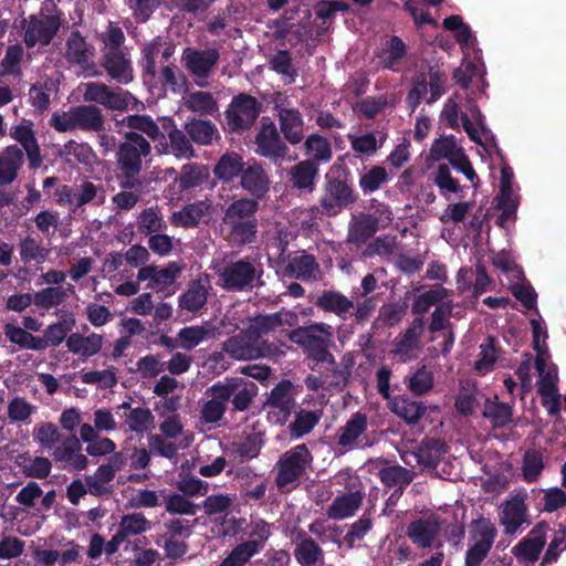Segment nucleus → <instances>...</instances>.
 I'll return each mask as SVG.
<instances>
[{
  "label": "nucleus",
  "mask_w": 566,
  "mask_h": 566,
  "mask_svg": "<svg viewBox=\"0 0 566 566\" xmlns=\"http://www.w3.org/2000/svg\"><path fill=\"white\" fill-rule=\"evenodd\" d=\"M149 140L136 132H126L124 140L115 153L117 181L122 189L142 192L144 181L140 178L144 158L150 156Z\"/></svg>",
  "instance_id": "nucleus-1"
},
{
  "label": "nucleus",
  "mask_w": 566,
  "mask_h": 566,
  "mask_svg": "<svg viewBox=\"0 0 566 566\" xmlns=\"http://www.w3.org/2000/svg\"><path fill=\"white\" fill-rule=\"evenodd\" d=\"M260 203L247 197L233 200L223 212L221 231L232 247L242 248L256 240Z\"/></svg>",
  "instance_id": "nucleus-2"
},
{
  "label": "nucleus",
  "mask_w": 566,
  "mask_h": 566,
  "mask_svg": "<svg viewBox=\"0 0 566 566\" xmlns=\"http://www.w3.org/2000/svg\"><path fill=\"white\" fill-rule=\"evenodd\" d=\"M99 40L103 44L101 66L107 75L120 84H128L134 80V70L128 48L125 46L126 36L119 25L109 22Z\"/></svg>",
  "instance_id": "nucleus-3"
},
{
  "label": "nucleus",
  "mask_w": 566,
  "mask_h": 566,
  "mask_svg": "<svg viewBox=\"0 0 566 566\" xmlns=\"http://www.w3.org/2000/svg\"><path fill=\"white\" fill-rule=\"evenodd\" d=\"M339 161L342 158H338L325 175L319 196L325 208L327 207L334 217L345 209H349L358 200V193L352 182L350 170Z\"/></svg>",
  "instance_id": "nucleus-4"
},
{
  "label": "nucleus",
  "mask_w": 566,
  "mask_h": 566,
  "mask_svg": "<svg viewBox=\"0 0 566 566\" xmlns=\"http://www.w3.org/2000/svg\"><path fill=\"white\" fill-rule=\"evenodd\" d=\"M314 455L305 443L296 444L283 452L274 465V482L284 494L297 489L308 470L313 468Z\"/></svg>",
  "instance_id": "nucleus-5"
},
{
  "label": "nucleus",
  "mask_w": 566,
  "mask_h": 566,
  "mask_svg": "<svg viewBox=\"0 0 566 566\" xmlns=\"http://www.w3.org/2000/svg\"><path fill=\"white\" fill-rule=\"evenodd\" d=\"M287 337L291 342L303 348L308 359L317 364L336 365L335 357L329 350L333 344V333L329 325L313 323L306 326H298L290 331Z\"/></svg>",
  "instance_id": "nucleus-6"
},
{
  "label": "nucleus",
  "mask_w": 566,
  "mask_h": 566,
  "mask_svg": "<svg viewBox=\"0 0 566 566\" xmlns=\"http://www.w3.org/2000/svg\"><path fill=\"white\" fill-rule=\"evenodd\" d=\"M50 125L59 133L82 130L99 133L105 129V117L95 105L71 106L66 112L53 113Z\"/></svg>",
  "instance_id": "nucleus-7"
},
{
  "label": "nucleus",
  "mask_w": 566,
  "mask_h": 566,
  "mask_svg": "<svg viewBox=\"0 0 566 566\" xmlns=\"http://www.w3.org/2000/svg\"><path fill=\"white\" fill-rule=\"evenodd\" d=\"M262 264L249 258L226 263L219 272L220 286L228 292H243L264 285Z\"/></svg>",
  "instance_id": "nucleus-8"
},
{
  "label": "nucleus",
  "mask_w": 566,
  "mask_h": 566,
  "mask_svg": "<svg viewBox=\"0 0 566 566\" xmlns=\"http://www.w3.org/2000/svg\"><path fill=\"white\" fill-rule=\"evenodd\" d=\"M262 107V103L248 93L234 95L224 112L226 129L242 135L255 125Z\"/></svg>",
  "instance_id": "nucleus-9"
},
{
  "label": "nucleus",
  "mask_w": 566,
  "mask_h": 566,
  "mask_svg": "<svg viewBox=\"0 0 566 566\" xmlns=\"http://www.w3.org/2000/svg\"><path fill=\"white\" fill-rule=\"evenodd\" d=\"M222 349L238 360L273 357L277 353L276 345L269 340H258L254 335L249 333L248 327L224 340Z\"/></svg>",
  "instance_id": "nucleus-10"
},
{
  "label": "nucleus",
  "mask_w": 566,
  "mask_h": 566,
  "mask_svg": "<svg viewBox=\"0 0 566 566\" xmlns=\"http://www.w3.org/2000/svg\"><path fill=\"white\" fill-rule=\"evenodd\" d=\"M302 385L294 384L290 379L280 380L270 391L264 407L270 409V415L275 424L284 426L297 407L296 397L302 392Z\"/></svg>",
  "instance_id": "nucleus-11"
},
{
  "label": "nucleus",
  "mask_w": 566,
  "mask_h": 566,
  "mask_svg": "<svg viewBox=\"0 0 566 566\" xmlns=\"http://www.w3.org/2000/svg\"><path fill=\"white\" fill-rule=\"evenodd\" d=\"M62 15L63 12L57 11L55 14H31L24 19L22 29L25 46L31 49L36 44L49 45L61 28Z\"/></svg>",
  "instance_id": "nucleus-12"
},
{
  "label": "nucleus",
  "mask_w": 566,
  "mask_h": 566,
  "mask_svg": "<svg viewBox=\"0 0 566 566\" xmlns=\"http://www.w3.org/2000/svg\"><path fill=\"white\" fill-rule=\"evenodd\" d=\"M496 535L497 530L489 518L473 520L470 537L474 544L465 553L464 566H480L488 557Z\"/></svg>",
  "instance_id": "nucleus-13"
},
{
  "label": "nucleus",
  "mask_w": 566,
  "mask_h": 566,
  "mask_svg": "<svg viewBox=\"0 0 566 566\" xmlns=\"http://www.w3.org/2000/svg\"><path fill=\"white\" fill-rule=\"evenodd\" d=\"M217 382L219 385L218 398L227 402L231 401L233 411L248 410L259 391L255 382L241 377H227Z\"/></svg>",
  "instance_id": "nucleus-14"
},
{
  "label": "nucleus",
  "mask_w": 566,
  "mask_h": 566,
  "mask_svg": "<svg viewBox=\"0 0 566 566\" xmlns=\"http://www.w3.org/2000/svg\"><path fill=\"white\" fill-rule=\"evenodd\" d=\"M273 122L263 123L255 135V153L274 165H281L290 148Z\"/></svg>",
  "instance_id": "nucleus-15"
},
{
  "label": "nucleus",
  "mask_w": 566,
  "mask_h": 566,
  "mask_svg": "<svg viewBox=\"0 0 566 566\" xmlns=\"http://www.w3.org/2000/svg\"><path fill=\"white\" fill-rule=\"evenodd\" d=\"M220 61V52L216 48L195 49L187 46L181 54V63L196 80L209 78Z\"/></svg>",
  "instance_id": "nucleus-16"
},
{
  "label": "nucleus",
  "mask_w": 566,
  "mask_h": 566,
  "mask_svg": "<svg viewBox=\"0 0 566 566\" xmlns=\"http://www.w3.org/2000/svg\"><path fill=\"white\" fill-rule=\"evenodd\" d=\"M367 429V416L359 411L353 413L346 423L337 430V446L343 449V452L371 447L373 442L365 437Z\"/></svg>",
  "instance_id": "nucleus-17"
},
{
  "label": "nucleus",
  "mask_w": 566,
  "mask_h": 566,
  "mask_svg": "<svg viewBox=\"0 0 566 566\" xmlns=\"http://www.w3.org/2000/svg\"><path fill=\"white\" fill-rule=\"evenodd\" d=\"M549 525L547 522H538L531 532L520 541L512 549L518 560L535 563L546 544Z\"/></svg>",
  "instance_id": "nucleus-18"
},
{
  "label": "nucleus",
  "mask_w": 566,
  "mask_h": 566,
  "mask_svg": "<svg viewBox=\"0 0 566 566\" xmlns=\"http://www.w3.org/2000/svg\"><path fill=\"white\" fill-rule=\"evenodd\" d=\"M274 109L279 120V132L290 145H298L305 138L304 118L302 113L294 107H285L275 104Z\"/></svg>",
  "instance_id": "nucleus-19"
},
{
  "label": "nucleus",
  "mask_w": 566,
  "mask_h": 566,
  "mask_svg": "<svg viewBox=\"0 0 566 566\" xmlns=\"http://www.w3.org/2000/svg\"><path fill=\"white\" fill-rule=\"evenodd\" d=\"M270 178L262 164L255 159H249L240 177V186L251 195L250 199L259 201L270 190Z\"/></svg>",
  "instance_id": "nucleus-20"
},
{
  "label": "nucleus",
  "mask_w": 566,
  "mask_h": 566,
  "mask_svg": "<svg viewBox=\"0 0 566 566\" xmlns=\"http://www.w3.org/2000/svg\"><path fill=\"white\" fill-rule=\"evenodd\" d=\"M65 46L64 57L69 63L80 66L84 72L94 70L95 49L78 30L70 33Z\"/></svg>",
  "instance_id": "nucleus-21"
},
{
  "label": "nucleus",
  "mask_w": 566,
  "mask_h": 566,
  "mask_svg": "<svg viewBox=\"0 0 566 566\" xmlns=\"http://www.w3.org/2000/svg\"><path fill=\"white\" fill-rule=\"evenodd\" d=\"M53 459L64 463L69 471H83L88 465V459L82 453V444L74 436L66 437L60 446L53 450Z\"/></svg>",
  "instance_id": "nucleus-22"
},
{
  "label": "nucleus",
  "mask_w": 566,
  "mask_h": 566,
  "mask_svg": "<svg viewBox=\"0 0 566 566\" xmlns=\"http://www.w3.org/2000/svg\"><path fill=\"white\" fill-rule=\"evenodd\" d=\"M10 136L12 139L18 142L21 145L22 150L25 151L29 168L34 170L38 169L42 165L43 158L35 133L32 128V123L29 122V124L12 126L10 129Z\"/></svg>",
  "instance_id": "nucleus-23"
},
{
  "label": "nucleus",
  "mask_w": 566,
  "mask_h": 566,
  "mask_svg": "<svg viewBox=\"0 0 566 566\" xmlns=\"http://www.w3.org/2000/svg\"><path fill=\"white\" fill-rule=\"evenodd\" d=\"M319 167L311 160H301L289 171L291 187L302 195H312L316 189Z\"/></svg>",
  "instance_id": "nucleus-24"
},
{
  "label": "nucleus",
  "mask_w": 566,
  "mask_h": 566,
  "mask_svg": "<svg viewBox=\"0 0 566 566\" xmlns=\"http://www.w3.org/2000/svg\"><path fill=\"white\" fill-rule=\"evenodd\" d=\"M379 218L373 213L354 216L348 224L347 242L360 248L376 234L379 229Z\"/></svg>",
  "instance_id": "nucleus-25"
},
{
  "label": "nucleus",
  "mask_w": 566,
  "mask_h": 566,
  "mask_svg": "<svg viewBox=\"0 0 566 566\" xmlns=\"http://www.w3.org/2000/svg\"><path fill=\"white\" fill-rule=\"evenodd\" d=\"M314 305L324 313H331L346 321L354 310V301L337 290H323L314 301Z\"/></svg>",
  "instance_id": "nucleus-26"
},
{
  "label": "nucleus",
  "mask_w": 566,
  "mask_h": 566,
  "mask_svg": "<svg viewBox=\"0 0 566 566\" xmlns=\"http://www.w3.org/2000/svg\"><path fill=\"white\" fill-rule=\"evenodd\" d=\"M319 272V264L313 254L302 251L301 254L291 256L283 268V275L289 279H296L308 282L316 279Z\"/></svg>",
  "instance_id": "nucleus-27"
},
{
  "label": "nucleus",
  "mask_w": 566,
  "mask_h": 566,
  "mask_svg": "<svg viewBox=\"0 0 566 566\" xmlns=\"http://www.w3.org/2000/svg\"><path fill=\"white\" fill-rule=\"evenodd\" d=\"M447 451L448 448L443 440L439 438L424 437L412 454L419 465L436 469Z\"/></svg>",
  "instance_id": "nucleus-28"
},
{
  "label": "nucleus",
  "mask_w": 566,
  "mask_h": 566,
  "mask_svg": "<svg viewBox=\"0 0 566 566\" xmlns=\"http://www.w3.org/2000/svg\"><path fill=\"white\" fill-rule=\"evenodd\" d=\"M388 407L392 413L409 426L419 423L427 411L424 402L412 400L405 395L392 397L388 402Z\"/></svg>",
  "instance_id": "nucleus-29"
},
{
  "label": "nucleus",
  "mask_w": 566,
  "mask_h": 566,
  "mask_svg": "<svg viewBox=\"0 0 566 566\" xmlns=\"http://www.w3.org/2000/svg\"><path fill=\"white\" fill-rule=\"evenodd\" d=\"M24 164V153L17 145L7 146L0 153V186L12 184Z\"/></svg>",
  "instance_id": "nucleus-30"
},
{
  "label": "nucleus",
  "mask_w": 566,
  "mask_h": 566,
  "mask_svg": "<svg viewBox=\"0 0 566 566\" xmlns=\"http://www.w3.org/2000/svg\"><path fill=\"white\" fill-rule=\"evenodd\" d=\"M159 154H172L178 159H190L195 157V149L191 139L186 130L174 129L172 133L156 145Z\"/></svg>",
  "instance_id": "nucleus-31"
},
{
  "label": "nucleus",
  "mask_w": 566,
  "mask_h": 566,
  "mask_svg": "<svg viewBox=\"0 0 566 566\" xmlns=\"http://www.w3.org/2000/svg\"><path fill=\"white\" fill-rule=\"evenodd\" d=\"M527 522V506L524 500L515 496L503 505L500 523L504 526L506 534L513 535Z\"/></svg>",
  "instance_id": "nucleus-32"
},
{
  "label": "nucleus",
  "mask_w": 566,
  "mask_h": 566,
  "mask_svg": "<svg viewBox=\"0 0 566 566\" xmlns=\"http://www.w3.org/2000/svg\"><path fill=\"white\" fill-rule=\"evenodd\" d=\"M440 531L437 520L418 518L407 528V535L418 547H431Z\"/></svg>",
  "instance_id": "nucleus-33"
},
{
  "label": "nucleus",
  "mask_w": 566,
  "mask_h": 566,
  "mask_svg": "<svg viewBox=\"0 0 566 566\" xmlns=\"http://www.w3.org/2000/svg\"><path fill=\"white\" fill-rule=\"evenodd\" d=\"M122 123L126 127L130 128L129 132H136L143 136L145 135L154 143L159 144L165 139V134L161 132L159 124L150 115H128L122 119Z\"/></svg>",
  "instance_id": "nucleus-34"
},
{
  "label": "nucleus",
  "mask_w": 566,
  "mask_h": 566,
  "mask_svg": "<svg viewBox=\"0 0 566 566\" xmlns=\"http://www.w3.org/2000/svg\"><path fill=\"white\" fill-rule=\"evenodd\" d=\"M364 494L360 491L337 495L328 506L326 514L333 520H344L353 516L363 503Z\"/></svg>",
  "instance_id": "nucleus-35"
},
{
  "label": "nucleus",
  "mask_w": 566,
  "mask_h": 566,
  "mask_svg": "<svg viewBox=\"0 0 566 566\" xmlns=\"http://www.w3.org/2000/svg\"><path fill=\"white\" fill-rule=\"evenodd\" d=\"M303 149L307 158L319 167L321 164H327L333 158V149L329 140L317 134H311L303 139Z\"/></svg>",
  "instance_id": "nucleus-36"
},
{
  "label": "nucleus",
  "mask_w": 566,
  "mask_h": 566,
  "mask_svg": "<svg viewBox=\"0 0 566 566\" xmlns=\"http://www.w3.org/2000/svg\"><path fill=\"white\" fill-rule=\"evenodd\" d=\"M243 157L235 151H227L223 154L213 168V175L223 182H232L235 178H240L245 166Z\"/></svg>",
  "instance_id": "nucleus-37"
},
{
  "label": "nucleus",
  "mask_w": 566,
  "mask_h": 566,
  "mask_svg": "<svg viewBox=\"0 0 566 566\" xmlns=\"http://www.w3.org/2000/svg\"><path fill=\"white\" fill-rule=\"evenodd\" d=\"M294 420L287 426L291 439H300L308 434L319 422L322 410H307L304 408L295 409Z\"/></svg>",
  "instance_id": "nucleus-38"
},
{
  "label": "nucleus",
  "mask_w": 566,
  "mask_h": 566,
  "mask_svg": "<svg viewBox=\"0 0 566 566\" xmlns=\"http://www.w3.org/2000/svg\"><path fill=\"white\" fill-rule=\"evenodd\" d=\"M209 205L206 201H196L182 207L172 213V221L182 228H197L209 214Z\"/></svg>",
  "instance_id": "nucleus-39"
},
{
  "label": "nucleus",
  "mask_w": 566,
  "mask_h": 566,
  "mask_svg": "<svg viewBox=\"0 0 566 566\" xmlns=\"http://www.w3.org/2000/svg\"><path fill=\"white\" fill-rule=\"evenodd\" d=\"M208 178L209 169L206 165L190 163L181 167L180 174L176 177L175 182L182 192L201 186Z\"/></svg>",
  "instance_id": "nucleus-40"
},
{
  "label": "nucleus",
  "mask_w": 566,
  "mask_h": 566,
  "mask_svg": "<svg viewBox=\"0 0 566 566\" xmlns=\"http://www.w3.org/2000/svg\"><path fill=\"white\" fill-rule=\"evenodd\" d=\"M406 55L405 42L399 36L391 35L378 57L384 70L397 71L396 65L400 64Z\"/></svg>",
  "instance_id": "nucleus-41"
},
{
  "label": "nucleus",
  "mask_w": 566,
  "mask_h": 566,
  "mask_svg": "<svg viewBox=\"0 0 566 566\" xmlns=\"http://www.w3.org/2000/svg\"><path fill=\"white\" fill-rule=\"evenodd\" d=\"M208 290L200 280H193L189 283L185 293L179 296V306L188 312H198L207 303Z\"/></svg>",
  "instance_id": "nucleus-42"
},
{
  "label": "nucleus",
  "mask_w": 566,
  "mask_h": 566,
  "mask_svg": "<svg viewBox=\"0 0 566 566\" xmlns=\"http://www.w3.org/2000/svg\"><path fill=\"white\" fill-rule=\"evenodd\" d=\"M483 417L489 419L494 429L506 427L513 421V407L506 402L486 399Z\"/></svg>",
  "instance_id": "nucleus-43"
},
{
  "label": "nucleus",
  "mask_w": 566,
  "mask_h": 566,
  "mask_svg": "<svg viewBox=\"0 0 566 566\" xmlns=\"http://www.w3.org/2000/svg\"><path fill=\"white\" fill-rule=\"evenodd\" d=\"M214 328H208L201 325L186 326L177 334V342L179 347L186 350H192L201 342L213 338L216 335Z\"/></svg>",
  "instance_id": "nucleus-44"
},
{
  "label": "nucleus",
  "mask_w": 566,
  "mask_h": 566,
  "mask_svg": "<svg viewBox=\"0 0 566 566\" xmlns=\"http://www.w3.org/2000/svg\"><path fill=\"white\" fill-rule=\"evenodd\" d=\"M57 156L69 165L72 164L71 157H73L77 164L87 166L92 165L95 154L88 144L71 139L59 150Z\"/></svg>",
  "instance_id": "nucleus-45"
},
{
  "label": "nucleus",
  "mask_w": 566,
  "mask_h": 566,
  "mask_svg": "<svg viewBox=\"0 0 566 566\" xmlns=\"http://www.w3.org/2000/svg\"><path fill=\"white\" fill-rule=\"evenodd\" d=\"M185 130L191 142L198 145H210L218 134L217 126L212 122L196 118L186 123Z\"/></svg>",
  "instance_id": "nucleus-46"
},
{
  "label": "nucleus",
  "mask_w": 566,
  "mask_h": 566,
  "mask_svg": "<svg viewBox=\"0 0 566 566\" xmlns=\"http://www.w3.org/2000/svg\"><path fill=\"white\" fill-rule=\"evenodd\" d=\"M389 179L387 169L375 165L359 176L358 185L364 195H370L378 191Z\"/></svg>",
  "instance_id": "nucleus-47"
},
{
  "label": "nucleus",
  "mask_w": 566,
  "mask_h": 566,
  "mask_svg": "<svg viewBox=\"0 0 566 566\" xmlns=\"http://www.w3.org/2000/svg\"><path fill=\"white\" fill-rule=\"evenodd\" d=\"M218 382H214L207 390L212 396L210 400L203 403L201 408V419L207 423H216L220 421L227 411V401L218 398Z\"/></svg>",
  "instance_id": "nucleus-48"
},
{
  "label": "nucleus",
  "mask_w": 566,
  "mask_h": 566,
  "mask_svg": "<svg viewBox=\"0 0 566 566\" xmlns=\"http://www.w3.org/2000/svg\"><path fill=\"white\" fill-rule=\"evenodd\" d=\"M387 138V135L385 134L379 139L376 137V135L371 132L363 134V135H348V140L350 144V148L359 154L364 155L366 157H373L376 155L378 149H380Z\"/></svg>",
  "instance_id": "nucleus-49"
},
{
  "label": "nucleus",
  "mask_w": 566,
  "mask_h": 566,
  "mask_svg": "<svg viewBox=\"0 0 566 566\" xmlns=\"http://www.w3.org/2000/svg\"><path fill=\"white\" fill-rule=\"evenodd\" d=\"M243 534L249 537L244 543L249 545L252 544L254 552L258 554L264 548L265 543L271 536V526L262 518L252 520L247 524Z\"/></svg>",
  "instance_id": "nucleus-50"
},
{
  "label": "nucleus",
  "mask_w": 566,
  "mask_h": 566,
  "mask_svg": "<svg viewBox=\"0 0 566 566\" xmlns=\"http://www.w3.org/2000/svg\"><path fill=\"white\" fill-rule=\"evenodd\" d=\"M19 252L24 264L43 263L50 254V249L43 247L35 238L27 235L20 240Z\"/></svg>",
  "instance_id": "nucleus-51"
},
{
  "label": "nucleus",
  "mask_w": 566,
  "mask_h": 566,
  "mask_svg": "<svg viewBox=\"0 0 566 566\" xmlns=\"http://www.w3.org/2000/svg\"><path fill=\"white\" fill-rule=\"evenodd\" d=\"M4 335L11 343L19 345L21 348L32 350L44 349L41 337L34 336L22 327L13 324H7L4 326Z\"/></svg>",
  "instance_id": "nucleus-52"
},
{
  "label": "nucleus",
  "mask_w": 566,
  "mask_h": 566,
  "mask_svg": "<svg viewBox=\"0 0 566 566\" xmlns=\"http://www.w3.org/2000/svg\"><path fill=\"white\" fill-rule=\"evenodd\" d=\"M294 556L302 566H316L323 559L324 552L312 537H305L296 544Z\"/></svg>",
  "instance_id": "nucleus-53"
},
{
  "label": "nucleus",
  "mask_w": 566,
  "mask_h": 566,
  "mask_svg": "<svg viewBox=\"0 0 566 566\" xmlns=\"http://www.w3.org/2000/svg\"><path fill=\"white\" fill-rule=\"evenodd\" d=\"M151 528V522L143 513H130L122 516L117 532L127 539L129 536L143 534Z\"/></svg>",
  "instance_id": "nucleus-54"
},
{
  "label": "nucleus",
  "mask_w": 566,
  "mask_h": 566,
  "mask_svg": "<svg viewBox=\"0 0 566 566\" xmlns=\"http://www.w3.org/2000/svg\"><path fill=\"white\" fill-rule=\"evenodd\" d=\"M448 291L441 285H437L429 291H426L416 296L411 313L418 317L422 316L433 305H438L443 298L447 297Z\"/></svg>",
  "instance_id": "nucleus-55"
},
{
  "label": "nucleus",
  "mask_w": 566,
  "mask_h": 566,
  "mask_svg": "<svg viewBox=\"0 0 566 566\" xmlns=\"http://www.w3.org/2000/svg\"><path fill=\"white\" fill-rule=\"evenodd\" d=\"M157 82L160 84L161 92L170 90L174 93H179L185 87L187 78L176 65L171 64L161 69Z\"/></svg>",
  "instance_id": "nucleus-56"
},
{
  "label": "nucleus",
  "mask_w": 566,
  "mask_h": 566,
  "mask_svg": "<svg viewBox=\"0 0 566 566\" xmlns=\"http://www.w3.org/2000/svg\"><path fill=\"white\" fill-rule=\"evenodd\" d=\"M379 479L382 484L389 488H398L399 494L410 484L411 478L409 471L400 465L384 468L379 471Z\"/></svg>",
  "instance_id": "nucleus-57"
},
{
  "label": "nucleus",
  "mask_w": 566,
  "mask_h": 566,
  "mask_svg": "<svg viewBox=\"0 0 566 566\" xmlns=\"http://www.w3.org/2000/svg\"><path fill=\"white\" fill-rule=\"evenodd\" d=\"M105 200V190L90 180H84L81 185L76 186V208L85 205H102Z\"/></svg>",
  "instance_id": "nucleus-58"
},
{
  "label": "nucleus",
  "mask_w": 566,
  "mask_h": 566,
  "mask_svg": "<svg viewBox=\"0 0 566 566\" xmlns=\"http://www.w3.org/2000/svg\"><path fill=\"white\" fill-rule=\"evenodd\" d=\"M279 327H282V321L281 316L275 313L256 315L251 319V323L248 326L249 333L254 335L258 340H263V335L269 334Z\"/></svg>",
  "instance_id": "nucleus-59"
},
{
  "label": "nucleus",
  "mask_w": 566,
  "mask_h": 566,
  "mask_svg": "<svg viewBox=\"0 0 566 566\" xmlns=\"http://www.w3.org/2000/svg\"><path fill=\"white\" fill-rule=\"evenodd\" d=\"M182 268L177 262H169L164 269L156 268L151 283L147 284L148 289L164 291L171 286Z\"/></svg>",
  "instance_id": "nucleus-60"
},
{
  "label": "nucleus",
  "mask_w": 566,
  "mask_h": 566,
  "mask_svg": "<svg viewBox=\"0 0 566 566\" xmlns=\"http://www.w3.org/2000/svg\"><path fill=\"white\" fill-rule=\"evenodd\" d=\"M186 104L188 109L206 115H212L218 109L213 95L205 91L190 93Z\"/></svg>",
  "instance_id": "nucleus-61"
},
{
  "label": "nucleus",
  "mask_w": 566,
  "mask_h": 566,
  "mask_svg": "<svg viewBox=\"0 0 566 566\" xmlns=\"http://www.w3.org/2000/svg\"><path fill=\"white\" fill-rule=\"evenodd\" d=\"M434 385L432 371L428 370L424 366L417 369L409 378L407 388L413 396H423L429 392Z\"/></svg>",
  "instance_id": "nucleus-62"
},
{
  "label": "nucleus",
  "mask_w": 566,
  "mask_h": 566,
  "mask_svg": "<svg viewBox=\"0 0 566 566\" xmlns=\"http://www.w3.org/2000/svg\"><path fill=\"white\" fill-rule=\"evenodd\" d=\"M452 301L443 302L442 300L431 314V321L428 326L429 332L437 333L452 328V323L449 319L452 316Z\"/></svg>",
  "instance_id": "nucleus-63"
},
{
  "label": "nucleus",
  "mask_w": 566,
  "mask_h": 566,
  "mask_svg": "<svg viewBox=\"0 0 566 566\" xmlns=\"http://www.w3.org/2000/svg\"><path fill=\"white\" fill-rule=\"evenodd\" d=\"M67 297L63 286L45 287L34 294V304L38 307L50 310L63 303Z\"/></svg>",
  "instance_id": "nucleus-64"
}]
</instances>
